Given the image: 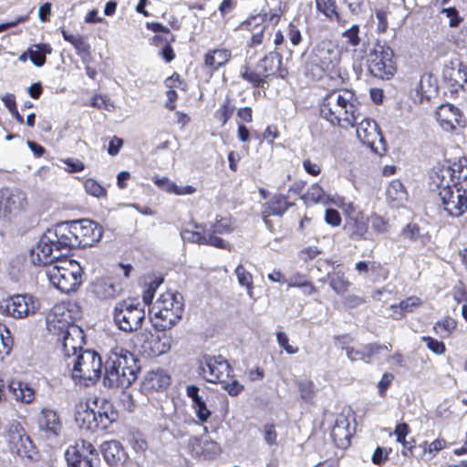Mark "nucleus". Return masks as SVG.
<instances>
[{
  "label": "nucleus",
  "instance_id": "obj_1",
  "mask_svg": "<svg viewBox=\"0 0 467 467\" xmlns=\"http://www.w3.org/2000/svg\"><path fill=\"white\" fill-rule=\"evenodd\" d=\"M344 85L327 83V92L318 104L319 114L331 126L342 130L354 128L362 116L361 103L356 93Z\"/></svg>",
  "mask_w": 467,
  "mask_h": 467
},
{
  "label": "nucleus",
  "instance_id": "obj_2",
  "mask_svg": "<svg viewBox=\"0 0 467 467\" xmlns=\"http://www.w3.org/2000/svg\"><path fill=\"white\" fill-rule=\"evenodd\" d=\"M342 47L330 39L317 43L311 53L306 76L312 80L326 78L327 83L345 85L348 79L347 69L342 66Z\"/></svg>",
  "mask_w": 467,
  "mask_h": 467
},
{
  "label": "nucleus",
  "instance_id": "obj_3",
  "mask_svg": "<svg viewBox=\"0 0 467 467\" xmlns=\"http://www.w3.org/2000/svg\"><path fill=\"white\" fill-rule=\"evenodd\" d=\"M140 371L139 360L124 348L112 350L105 364L104 383L109 388H129Z\"/></svg>",
  "mask_w": 467,
  "mask_h": 467
},
{
  "label": "nucleus",
  "instance_id": "obj_4",
  "mask_svg": "<svg viewBox=\"0 0 467 467\" xmlns=\"http://www.w3.org/2000/svg\"><path fill=\"white\" fill-rule=\"evenodd\" d=\"M199 374L209 383L220 384L231 396H237L244 389L235 379L234 368L221 355H203L199 361Z\"/></svg>",
  "mask_w": 467,
  "mask_h": 467
},
{
  "label": "nucleus",
  "instance_id": "obj_5",
  "mask_svg": "<svg viewBox=\"0 0 467 467\" xmlns=\"http://www.w3.org/2000/svg\"><path fill=\"white\" fill-rule=\"evenodd\" d=\"M183 297L177 291L161 293L149 310L152 327L158 331L173 327L183 313Z\"/></svg>",
  "mask_w": 467,
  "mask_h": 467
},
{
  "label": "nucleus",
  "instance_id": "obj_6",
  "mask_svg": "<svg viewBox=\"0 0 467 467\" xmlns=\"http://www.w3.org/2000/svg\"><path fill=\"white\" fill-rule=\"evenodd\" d=\"M97 410L88 403L80 404L77 410L75 420L81 430L91 432L106 431L113 422L117 421L119 413L113 409L110 402L102 400L98 407V399L93 400Z\"/></svg>",
  "mask_w": 467,
  "mask_h": 467
},
{
  "label": "nucleus",
  "instance_id": "obj_7",
  "mask_svg": "<svg viewBox=\"0 0 467 467\" xmlns=\"http://www.w3.org/2000/svg\"><path fill=\"white\" fill-rule=\"evenodd\" d=\"M194 227L196 229L194 231L183 230V238L198 244L210 245L219 249H229V244L219 237L218 234H228L234 231V221L231 216L223 217L217 215L208 230L202 224H195Z\"/></svg>",
  "mask_w": 467,
  "mask_h": 467
},
{
  "label": "nucleus",
  "instance_id": "obj_8",
  "mask_svg": "<svg viewBox=\"0 0 467 467\" xmlns=\"http://www.w3.org/2000/svg\"><path fill=\"white\" fill-rule=\"evenodd\" d=\"M81 306L73 300L61 301L56 304L47 317V329L51 335H61L73 329L76 337H80L82 329L75 323L80 319Z\"/></svg>",
  "mask_w": 467,
  "mask_h": 467
},
{
  "label": "nucleus",
  "instance_id": "obj_9",
  "mask_svg": "<svg viewBox=\"0 0 467 467\" xmlns=\"http://www.w3.org/2000/svg\"><path fill=\"white\" fill-rule=\"evenodd\" d=\"M83 269L79 263L67 257L47 269L49 282L62 293L76 292L82 284Z\"/></svg>",
  "mask_w": 467,
  "mask_h": 467
},
{
  "label": "nucleus",
  "instance_id": "obj_10",
  "mask_svg": "<svg viewBox=\"0 0 467 467\" xmlns=\"http://www.w3.org/2000/svg\"><path fill=\"white\" fill-rule=\"evenodd\" d=\"M67 363L72 365L71 377L77 384L88 387L101 377L102 360L95 350L85 349Z\"/></svg>",
  "mask_w": 467,
  "mask_h": 467
},
{
  "label": "nucleus",
  "instance_id": "obj_11",
  "mask_svg": "<svg viewBox=\"0 0 467 467\" xmlns=\"http://www.w3.org/2000/svg\"><path fill=\"white\" fill-rule=\"evenodd\" d=\"M368 70L374 78L389 80L398 72V64L393 49L386 45L377 43L369 52Z\"/></svg>",
  "mask_w": 467,
  "mask_h": 467
},
{
  "label": "nucleus",
  "instance_id": "obj_12",
  "mask_svg": "<svg viewBox=\"0 0 467 467\" xmlns=\"http://www.w3.org/2000/svg\"><path fill=\"white\" fill-rule=\"evenodd\" d=\"M112 317L121 331L135 332L142 327L145 318L144 306L134 299H123L115 305Z\"/></svg>",
  "mask_w": 467,
  "mask_h": 467
},
{
  "label": "nucleus",
  "instance_id": "obj_13",
  "mask_svg": "<svg viewBox=\"0 0 467 467\" xmlns=\"http://www.w3.org/2000/svg\"><path fill=\"white\" fill-rule=\"evenodd\" d=\"M5 439L12 454L29 460H34L36 457V447L20 421L12 420L8 424L5 432Z\"/></svg>",
  "mask_w": 467,
  "mask_h": 467
},
{
  "label": "nucleus",
  "instance_id": "obj_14",
  "mask_svg": "<svg viewBox=\"0 0 467 467\" xmlns=\"http://www.w3.org/2000/svg\"><path fill=\"white\" fill-rule=\"evenodd\" d=\"M39 307V300L30 294H16L0 301V314L14 319L33 316Z\"/></svg>",
  "mask_w": 467,
  "mask_h": 467
},
{
  "label": "nucleus",
  "instance_id": "obj_15",
  "mask_svg": "<svg viewBox=\"0 0 467 467\" xmlns=\"http://www.w3.org/2000/svg\"><path fill=\"white\" fill-rule=\"evenodd\" d=\"M465 181H467L465 157H461L447 166H435L430 174V185L449 184L452 187H462L461 184Z\"/></svg>",
  "mask_w": 467,
  "mask_h": 467
},
{
  "label": "nucleus",
  "instance_id": "obj_16",
  "mask_svg": "<svg viewBox=\"0 0 467 467\" xmlns=\"http://www.w3.org/2000/svg\"><path fill=\"white\" fill-rule=\"evenodd\" d=\"M431 191L437 192L441 205L448 215L460 217L467 212V192L462 187L449 184L430 185Z\"/></svg>",
  "mask_w": 467,
  "mask_h": 467
},
{
  "label": "nucleus",
  "instance_id": "obj_17",
  "mask_svg": "<svg viewBox=\"0 0 467 467\" xmlns=\"http://www.w3.org/2000/svg\"><path fill=\"white\" fill-rule=\"evenodd\" d=\"M435 118L441 129L451 134H458L467 126V119L462 111L451 103L439 106Z\"/></svg>",
  "mask_w": 467,
  "mask_h": 467
},
{
  "label": "nucleus",
  "instance_id": "obj_18",
  "mask_svg": "<svg viewBox=\"0 0 467 467\" xmlns=\"http://www.w3.org/2000/svg\"><path fill=\"white\" fill-rule=\"evenodd\" d=\"M78 248L91 247L102 237L103 228L89 219L72 221Z\"/></svg>",
  "mask_w": 467,
  "mask_h": 467
},
{
  "label": "nucleus",
  "instance_id": "obj_19",
  "mask_svg": "<svg viewBox=\"0 0 467 467\" xmlns=\"http://www.w3.org/2000/svg\"><path fill=\"white\" fill-rule=\"evenodd\" d=\"M47 236V233L45 232L36 245L31 250V260L35 265L50 266L60 260L62 254L57 250L56 244Z\"/></svg>",
  "mask_w": 467,
  "mask_h": 467
},
{
  "label": "nucleus",
  "instance_id": "obj_20",
  "mask_svg": "<svg viewBox=\"0 0 467 467\" xmlns=\"http://www.w3.org/2000/svg\"><path fill=\"white\" fill-rule=\"evenodd\" d=\"M343 231L352 241L366 240L368 234V216L359 208L344 216Z\"/></svg>",
  "mask_w": 467,
  "mask_h": 467
},
{
  "label": "nucleus",
  "instance_id": "obj_21",
  "mask_svg": "<svg viewBox=\"0 0 467 467\" xmlns=\"http://www.w3.org/2000/svg\"><path fill=\"white\" fill-rule=\"evenodd\" d=\"M73 225L71 222H61L57 223L51 228H48L46 232L49 238L56 244L57 250L62 254L66 251L67 254L70 250L78 248L75 238V233L73 232Z\"/></svg>",
  "mask_w": 467,
  "mask_h": 467
},
{
  "label": "nucleus",
  "instance_id": "obj_22",
  "mask_svg": "<svg viewBox=\"0 0 467 467\" xmlns=\"http://www.w3.org/2000/svg\"><path fill=\"white\" fill-rule=\"evenodd\" d=\"M295 205L294 202L284 193H275L268 201L262 204L261 214L265 223L273 227L269 219L271 216L282 217L291 207Z\"/></svg>",
  "mask_w": 467,
  "mask_h": 467
},
{
  "label": "nucleus",
  "instance_id": "obj_23",
  "mask_svg": "<svg viewBox=\"0 0 467 467\" xmlns=\"http://www.w3.org/2000/svg\"><path fill=\"white\" fill-rule=\"evenodd\" d=\"M171 376L161 368L148 371L140 385V391L146 395L162 392L171 385Z\"/></svg>",
  "mask_w": 467,
  "mask_h": 467
},
{
  "label": "nucleus",
  "instance_id": "obj_24",
  "mask_svg": "<svg viewBox=\"0 0 467 467\" xmlns=\"http://www.w3.org/2000/svg\"><path fill=\"white\" fill-rule=\"evenodd\" d=\"M98 455L96 449L90 442L82 440L81 444L77 442L74 446H69L65 457L68 467H92L91 459L88 455Z\"/></svg>",
  "mask_w": 467,
  "mask_h": 467
},
{
  "label": "nucleus",
  "instance_id": "obj_25",
  "mask_svg": "<svg viewBox=\"0 0 467 467\" xmlns=\"http://www.w3.org/2000/svg\"><path fill=\"white\" fill-rule=\"evenodd\" d=\"M355 434V427L351 426L349 417L341 413L337 415L331 430V438L339 449H348L351 445V439Z\"/></svg>",
  "mask_w": 467,
  "mask_h": 467
},
{
  "label": "nucleus",
  "instance_id": "obj_26",
  "mask_svg": "<svg viewBox=\"0 0 467 467\" xmlns=\"http://www.w3.org/2000/svg\"><path fill=\"white\" fill-rule=\"evenodd\" d=\"M257 65L267 78L275 77L285 79L289 75L288 68L283 65V56L277 51L267 53L258 61Z\"/></svg>",
  "mask_w": 467,
  "mask_h": 467
},
{
  "label": "nucleus",
  "instance_id": "obj_27",
  "mask_svg": "<svg viewBox=\"0 0 467 467\" xmlns=\"http://www.w3.org/2000/svg\"><path fill=\"white\" fill-rule=\"evenodd\" d=\"M26 199L21 192H15L9 188L0 189V216L7 217L22 211Z\"/></svg>",
  "mask_w": 467,
  "mask_h": 467
},
{
  "label": "nucleus",
  "instance_id": "obj_28",
  "mask_svg": "<svg viewBox=\"0 0 467 467\" xmlns=\"http://www.w3.org/2000/svg\"><path fill=\"white\" fill-rule=\"evenodd\" d=\"M358 275L372 283L386 281L389 276V270L378 261H358L355 265Z\"/></svg>",
  "mask_w": 467,
  "mask_h": 467
},
{
  "label": "nucleus",
  "instance_id": "obj_29",
  "mask_svg": "<svg viewBox=\"0 0 467 467\" xmlns=\"http://www.w3.org/2000/svg\"><path fill=\"white\" fill-rule=\"evenodd\" d=\"M391 349V345L387 346L378 342H372L366 345H362L359 348H352L347 349V357L352 362L363 361L365 363H370L372 359L383 353L389 352Z\"/></svg>",
  "mask_w": 467,
  "mask_h": 467
},
{
  "label": "nucleus",
  "instance_id": "obj_30",
  "mask_svg": "<svg viewBox=\"0 0 467 467\" xmlns=\"http://www.w3.org/2000/svg\"><path fill=\"white\" fill-rule=\"evenodd\" d=\"M187 451L192 457L213 459L220 452L217 442L202 437H191L187 443Z\"/></svg>",
  "mask_w": 467,
  "mask_h": 467
},
{
  "label": "nucleus",
  "instance_id": "obj_31",
  "mask_svg": "<svg viewBox=\"0 0 467 467\" xmlns=\"http://www.w3.org/2000/svg\"><path fill=\"white\" fill-rule=\"evenodd\" d=\"M122 290L121 282L112 276L98 278L92 284V292L100 300L114 299Z\"/></svg>",
  "mask_w": 467,
  "mask_h": 467
},
{
  "label": "nucleus",
  "instance_id": "obj_32",
  "mask_svg": "<svg viewBox=\"0 0 467 467\" xmlns=\"http://www.w3.org/2000/svg\"><path fill=\"white\" fill-rule=\"evenodd\" d=\"M443 78L451 95L457 94L460 90H467V66L460 63L457 67L444 68Z\"/></svg>",
  "mask_w": 467,
  "mask_h": 467
},
{
  "label": "nucleus",
  "instance_id": "obj_33",
  "mask_svg": "<svg viewBox=\"0 0 467 467\" xmlns=\"http://www.w3.org/2000/svg\"><path fill=\"white\" fill-rule=\"evenodd\" d=\"M232 58V52L226 47H215L208 49L203 55L202 67L213 75L221 67H223Z\"/></svg>",
  "mask_w": 467,
  "mask_h": 467
},
{
  "label": "nucleus",
  "instance_id": "obj_34",
  "mask_svg": "<svg viewBox=\"0 0 467 467\" xmlns=\"http://www.w3.org/2000/svg\"><path fill=\"white\" fill-rule=\"evenodd\" d=\"M171 349L170 338L166 335L150 334L141 344L140 353L148 358L159 357Z\"/></svg>",
  "mask_w": 467,
  "mask_h": 467
},
{
  "label": "nucleus",
  "instance_id": "obj_35",
  "mask_svg": "<svg viewBox=\"0 0 467 467\" xmlns=\"http://www.w3.org/2000/svg\"><path fill=\"white\" fill-rule=\"evenodd\" d=\"M355 127H357L356 132L359 140L371 149L375 148L378 140H382L379 129L373 119H362Z\"/></svg>",
  "mask_w": 467,
  "mask_h": 467
},
{
  "label": "nucleus",
  "instance_id": "obj_36",
  "mask_svg": "<svg viewBox=\"0 0 467 467\" xmlns=\"http://www.w3.org/2000/svg\"><path fill=\"white\" fill-rule=\"evenodd\" d=\"M56 337L57 341L61 344L62 351L67 357V360L73 358L78 355V351L80 353L83 351L82 344L84 342V334L81 333L80 337H76V333L73 329L63 332L61 335H53Z\"/></svg>",
  "mask_w": 467,
  "mask_h": 467
},
{
  "label": "nucleus",
  "instance_id": "obj_37",
  "mask_svg": "<svg viewBox=\"0 0 467 467\" xmlns=\"http://www.w3.org/2000/svg\"><path fill=\"white\" fill-rule=\"evenodd\" d=\"M101 452L103 458L111 467H119L122 465L127 458L128 454L119 441H109L101 444Z\"/></svg>",
  "mask_w": 467,
  "mask_h": 467
},
{
  "label": "nucleus",
  "instance_id": "obj_38",
  "mask_svg": "<svg viewBox=\"0 0 467 467\" xmlns=\"http://www.w3.org/2000/svg\"><path fill=\"white\" fill-rule=\"evenodd\" d=\"M37 424L41 431H45L47 436H57L62 429V423L57 412L49 408L42 409L38 418Z\"/></svg>",
  "mask_w": 467,
  "mask_h": 467
},
{
  "label": "nucleus",
  "instance_id": "obj_39",
  "mask_svg": "<svg viewBox=\"0 0 467 467\" xmlns=\"http://www.w3.org/2000/svg\"><path fill=\"white\" fill-rule=\"evenodd\" d=\"M316 12L325 21L340 25L342 13L337 0H315Z\"/></svg>",
  "mask_w": 467,
  "mask_h": 467
},
{
  "label": "nucleus",
  "instance_id": "obj_40",
  "mask_svg": "<svg viewBox=\"0 0 467 467\" xmlns=\"http://www.w3.org/2000/svg\"><path fill=\"white\" fill-rule=\"evenodd\" d=\"M7 388L17 402L31 404L36 400V390L27 382L11 379Z\"/></svg>",
  "mask_w": 467,
  "mask_h": 467
},
{
  "label": "nucleus",
  "instance_id": "obj_41",
  "mask_svg": "<svg viewBox=\"0 0 467 467\" xmlns=\"http://www.w3.org/2000/svg\"><path fill=\"white\" fill-rule=\"evenodd\" d=\"M63 39L71 44L75 48L76 54L84 61L91 56V46L88 42L87 37L82 35H74L65 27H60Z\"/></svg>",
  "mask_w": 467,
  "mask_h": 467
},
{
  "label": "nucleus",
  "instance_id": "obj_42",
  "mask_svg": "<svg viewBox=\"0 0 467 467\" xmlns=\"http://www.w3.org/2000/svg\"><path fill=\"white\" fill-rule=\"evenodd\" d=\"M396 441L402 445L401 454L404 457H415L413 450L416 448V440L411 438L407 440V436L410 433V427L406 422L398 423L394 429Z\"/></svg>",
  "mask_w": 467,
  "mask_h": 467
},
{
  "label": "nucleus",
  "instance_id": "obj_43",
  "mask_svg": "<svg viewBox=\"0 0 467 467\" xmlns=\"http://www.w3.org/2000/svg\"><path fill=\"white\" fill-rule=\"evenodd\" d=\"M386 199L391 207L403 206L408 200V192L400 180H392L386 190Z\"/></svg>",
  "mask_w": 467,
  "mask_h": 467
},
{
  "label": "nucleus",
  "instance_id": "obj_44",
  "mask_svg": "<svg viewBox=\"0 0 467 467\" xmlns=\"http://www.w3.org/2000/svg\"><path fill=\"white\" fill-rule=\"evenodd\" d=\"M438 92V86L436 79L431 74H424L416 87V95L420 103L424 100L430 101Z\"/></svg>",
  "mask_w": 467,
  "mask_h": 467
},
{
  "label": "nucleus",
  "instance_id": "obj_45",
  "mask_svg": "<svg viewBox=\"0 0 467 467\" xmlns=\"http://www.w3.org/2000/svg\"><path fill=\"white\" fill-rule=\"evenodd\" d=\"M240 77L251 84L254 88H265V86L267 84V78L259 69V66L257 64L255 67H251L249 65L243 66L240 71Z\"/></svg>",
  "mask_w": 467,
  "mask_h": 467
},
{
  "label": "nucleus",
  "instance_id": "obj_46",
  "mask_svg": "<svg viewBox=\"0 0 467 467\" xmlns=\"http://www.w3.org/2000/svg\"><path fill=\"white\" fill-rule=\"evenodd\" d=\"M327 279L329 287L339 296L347 294L352 286L351 281L343 271H332L327 273Z\"/></svg>",
  "mask_w": 467,
  "mask_h": 467
},
{
  "label": "nucleus",
  "instance_id": "obj_47",
  "mask_svg": "<svg viewBox=\"0 0 467 467\" xmlns=\"http://www.w3.org/2000/svg\"><path fill=\"white\" fill-rule=\"evenodd\" d=\"M152 182L159 189L175 195L192 194L196 192V189L193 186L186 185L180 187L168 177L154 176L152 178Z\"/></svg>",
  "mask_w": 467,
  "mask_h": 467
},
{
  "label": "nucleus",
  "instance_id": "obj_48",
  "mask_svg": "<svg viewBox=\"0 0 467 467\" xmlns=\"http://www.w3.org/2000/svg\"><path fill=\"white\" fill-rule=\"evenodd\" d=\"M235 109L234 99L230 95H227L219 108L213 112V119L221 127H224L233 117Z\"/></svg>",
  "mask_w": 467,
  "mask_h": 467
},
{
  "label": "nucleus",
  "instance_id": "obj_49",
  "mask_svg": "<svg viewBox=\"0 0 467 467\" xmlns=\"http://www.w3.org/2000/svg\"><path fill=\"white\" fill-rule=\"evenodd\" d=\"M282 2L279 3V5L275 8H270L268 5H265L261 8L260 12L257 14L262 24H266L265 26H271L273 27L276 26L280 21L282 16L285 14V8L282 7Z\"/></svg>",
  "mask_w": 467,
  "mask_h": 467
},
{
  "label": "nucleus",
  "instance_id": "obj_50",
  "mask_svg": "<svg viewBox=\"0 0 467 467\" xmlns=\"http://www.w3.org/2000/svg\"><path fill=\"white\" fill-rule=\"evenodd\" d=\"M52 47L47 43L34 45L28 48L29 59L36 67H42L47 61V55L52 53Z\"/></svg>",
  "mask_w": 467,
  "mask_h": 467
},
{
  "label": "nucleus",
  "instance_id": "obj_51",
  "mask_svg": "<svg viewBox=\"0 0 467 467\" xmlns=\"http://www.w3.org/2000/svg\"><path fill=\"white\" fill-rule=\"evenodd\" d=\"M401 235L410 241L420 240L423 244L431 240V235L428 232L421 233L420 226L416 223L406 224L401 230Z\"/></svg>",
  "mask_w": 467,
  "mask_h": 467
},
{
  "label": "nucleus",
  "instance_id": "obj_52",
  "mask_svg": "<svg viewBox=\"0 0 467 467\" xmlns=\"http://www.w3.org/2000/svg\"><path fill=\"white\" fill-rule=\"evenodd\" d=\"M457 327V321L447 316L438 320L433 326V331L441 338H449Z\"/></svg>",
  "mask_w": 467,
  "mask_h": 467
},
{
  "label": "nucleus",
  "instance_id": "obj_53",
  "mask_svg": "<svg viewBox=\"0 0 467 467\" xmlns=\"http://www.w3.org/2000/svg\"><path fill=\"white\" fill-rule=\"evenodd\" d=\"M296 384L301 400L306 404H314L317 393L314 382L311 379H301Z\"/></svg>",
  "mask_w": 467,
  "mask_h": 467
},
{
  "label": "nucleus",
  "instance_id": "obj_54",
  "mask_svg": "<svg viewBox=\"0 0 467 467\" xmlns=\"http://www.w3.org/2000/svg\"><path fill=\"white\" fill-rule=\"evenodd\" d=\"M324 196V190L318 183L311 184L301 199L307 205L318 203Z\"/></svg>",
  "mask_w": 467,
  "mask_h": 467
},
{
  "label": "nucleus",
  "instance_id": "obj_55",
  "mask_svg": "<svg viewBox=\"0 0 467 467\" xmlns=\"http://www.w3.org/2000/svg\"><path fill=\"white\" fill-rule=\"evenodd\" d=\"M14 346V339L10 330L0 323V357L2 354L9 355Z\"/></svg>",
  "mask_w": 467,
  "mask_h": 467
},
{
  "label": "nucleus",
  "instance_id": "obj_56",
  "mask_svg": "<svg viewBox=\"0 0 467 467\" xmlns=\"http://www.w3.org/2000/svg\"><path fill=\"white\" fill-rule=\"evenodd\" d=\"M240 285L244 286L249 294L254 288V281L252 274L246 270L243 265H238L234 270Z\"/></svg>",
  "mask_w": 467,
  "mask_h": 467
},
{
  "label": "nucleus",
  "instance_id": "obj_57",
  "mask_svg": "<svg viewBox=\"0 0 467 467\" xmlns=\"http://www.w3.org/2000/svg\"><path fill=\"white\" fill-rule=\"evenodd\" d=\"M369 222L371 223L372 230L379 234H383L389 232V223L387 219L383 216L373 213L368 216Z\"/></svg>",
  "mask_w": 467,
  "mask_h": 467
},
{
  "label": "nucleus",
  "instance_id": "obj_58",
  "mask_svg": "<svg viewBox=\"0 0 467 467\" xmlns=\"http://www.w3.org/2000/svg\"><path fill=\"white\" fill-rule=\"evenodd\" d=\"M84 188L87 193L95 197H106L107 190L95 179L88 178L84 182Z\"/></svg>",
  "mask_w": 467,
  "mask_h": 467
},
{
  "label": "nucleus",
  "instance_id": "obj_59",
  "mask_svg": "<svg viewBox=\"0 0 467 467\" xmlns=\"http://www.w3.org/2000/svg\"><path fill=\"white\" fill-rule=\"evenodd\" d=\"M359 33H360L359 26L353 25L348 29L345 30L342 33V36L346 39V43L348 46L356 47L361 42Z\"/></svg>",
  "mask_w": 467,
  "mask_h": 467
},
{
  "label": "nucleus",
  "instance_id": "obj_60",
  "mask_svg": "<svg viewBox=\"0 0 467 467\" xmlns=\"http://www.w3.org/2000/svg\"><path fill=\"white\" fill-rule=\"evenodd\" d=\"M330 202L342 211L344 216L358 208L353 202H347L343 196H334L330 199Z\"/></svg>",
  "mask_w": 467,
  "mask_h": 467
},
{
  "label": "nucleus",
  "instance_id": "obj_61",
  "mask_svg": "<svg viewBox=\"0 0 467 467\" xmlns=\"http://www.w3.org/2000/svg\"><path fill=\"white\" fill-rule=\"evenodd\" d=\"M192 408L201 422H206L212 415V411L208 409L206 402L202 399L192 403Z\"/></svg>",
  "mask_w": 467,
  "mask_h": 467
},
{
  "label": "nucleus",
  "instance_id": "obj_62",
  "mask_svg": "<svg viewBox=\"0 0 467 467\" xmlns=\"http://www.w3.org/2000/svg\"><path fill=\"white\" fill-rule=\"evenodd\" d=\"M421 340L426 343L427 348L436 355H443L446 352V346L442 341L430 336H424Z\"/></svg>",
  "mask_w": 467,
  "mask_h": 467
},
{
  "label": "nucleus",
  "instance_id": "obj_63",
  "mask_svg": "<svg viewBox=\"0 0 467 467\" xmlns=\"http://www.w3.org/2000/svg\"><path fill=\"white\" fill-rule=\"evenodd\" d=\"M277 432L275 423H266L263 427V437L265 441L270 447L277 445Z\"/></svg>",
  "mask_w": 467,
  "mask_h": 467
},
{
  "label": "nucleus",
  "instance_id": "obj_64",
  "mask_svg": "<svg viewBox=\"0 0 467 467\" xmlns=\"http://www.w3.org/2000/svg\"><path fill=\"white\" fill-rule=\"evenodd\" d=\"M421 305V300L417 296H410L404 300H401L399 305H392V309L400 308L404 312H412L415 307Z\"/></svg>",
  "mask_w": 467,
  "mask_h": 467
}]
</instances>
